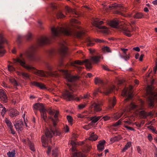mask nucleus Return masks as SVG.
<instances>
[{
    "label": "nucleus",
    "instance_id": "52",
    "mask_svg": "<svg viewBox=\"0 0 157 157\" xmlns=\"http://www.w3.org/2000/svg\"><path fill=\"white\" fill-rule=\"evenodd\" d=\"M149 129L151 130L152 131L155 132V133H157V131L156 130L155 128H154L152 126H149L147 127Z\"/></svg>",
    "mask_w": 157,
    "mask_h": 157
},
{
    "label": "nucleus",
    "instance_id": "43",
    "mask_svg": "<svg viewBox=\"0 0 157 157\" xmlns=\"http://www.w3.org/2000/svg\"><path fill=\"white\" fill-rule=\"evenodd\" d=\"M134 17L137 19L141 18L143 16V15L141 13H137L135 15H133Z\"/></svg>",
    "mask_w": 157,
    "mask_h": 157
},
{
    "label": "nucleus",
    "instance_id": "61",
    "mask_svg": "<svg viewBox=\"0 0 157 157\" xmlns=\"http://www.w3.org/2000/svg\"><path fill=\"white\" fill-rule=\"evenodd\" d=\"M137 151L138 153L141 155L142 154V152L141 151V149L140 146H138L137 147Z\"/></svg>",
    "mask_w": 157,
    "mask_h": 157
},
{
    "label": "nucleus",
    "instance_id": "62",
    "mask_svg": "<svg viewBox=\"0 0 157 157\" xmlns=\"http://www.w3.org/2000/svg\"><path fill=\"white\" fill-rule=\"evenodd\" d=\"M90 97V93H88L86 94L85 95L82 97L83 98H88Z\"/></svg>",
    "mask_w": 157,
    "mask_h": 157
},
{
    "label": "nucleus",
    "instance_id": "33",
    "mask_svg": "<svg viewBox=\"0 0 157 157\" xmlns=\"http://www.w3.org/2000/svg\"><path fill=\"white\" fill-rule=\"evenodd\" d=\"M84 144V141H82L81 142H76L75 141H71V144L72 145V150H73V148H75V147H74V146L76 145H82V144Z\"/></svg>",
    "mask_w": 157,
    "mask_h": 157
},
{
    "label": "nucleus",
    "instance_id": "40",
    "mask_svg": "<svg viewBox=\"0 0 157 157\" xmlns=\"http://www.w3.org/2000/svg\"><path fill=\"white\" fill-rule=\"evenodd\" d=\"M19 95L18 93L14 94L12 95V98H13V100H15V103L17 102V101H18Z\"/></svg>",
    "mask_w": 157,
    "mask_h": 157
},
{
    "label": "nucleus",
    "instance_id": "8",
    "mask_svg": "<svg viewBox=\"0 0 157 157\" xmlns=\"http://www.w3.org/2000/svg\"><path fill=\"white\" fill-rule=\"evenodd\" d=\"M103 23V22L102 21H100L98 19H94L93 22V24L98 29L102 30V32L105 33H107L108 29L105 26L102 25Z\"/></svg>",
    "mask_w": 157,
    "mask_h": 157
},
{
    "label": "nucleus",
    "instance_id": "57",
    "mask_svg": "<svg viewBox=\"0 0 157 157\" xmlns=\"http://www.w3.org/2000/svg\"><path fill=\"white\" fill-rule=\"evenodd\" d=\"M65 9L66 10L68 13L72 12L73 11L72 10L67 6H65Z\"/></svg>",
    "mask_w": 157,
    "mask_h": 157
},
{
    "label": "nucleus",
    "instance_id": "34",
    "mask_svg": "<svg viewBox=\"0 0 157 157\" xmlns=\"http://www.w3.org/2000/svg\"><path fill=\"white\" fill-rule=\"evenodd\" d=\"M109 6V7L110 8H120L121 9L123 7L122 6L119 5V4H118L116 3L113 4L111 6Z\"/></svg>",
    "mask_w": 157,
    "mask_h": 157
},
{
    "label": "nucleus",
    "instance_id": "58",
    "mask_svg": "<svg viewBox=\"0 0 157 157\" xmlns=\"http://www.w3.org/2000/svg\"><path fill=\"white\" fill-rule=\"evenodd\" d=\"M98 92L102 93V92L99 88L97 90H95L94 92L93 95L94 96H96L98 94Z\"/></svg>",
    "mask_w": 157,
    "mask_h": 157
},
{
    "label": "nucleus",
    "instance_id": "26",
    "mask_svg": "<svg viewBox=\"0 0 157 157\" xmlns=\"http://www.w3.org/2000/svg\"><path fill=\"white\" fill-rule=\"evenodd\" d=\"M67 85L70 90L72 92H74L76 90L77 88V86L75 85H71L70 83H67Z\"/></svg>",
    "mask_w": 157,
    "mask_h": 157
},
{
    "label": "nucleus",
    "instance_id": "7",
    "mask_svg": "<svg viewBox=\"0 0 157 157\" xmlns=\"http://www.w3.org/2000/svg\"><path fill=\"white\" fill-rule=\"evenodd\" d=\"M64 75V78L68 82H71L76 81L79 78V76L78 75H72L68 72V71L63 70H59Z\"/></svg>",
    "mask_w": 157,
    "mask_h": 157
},
{
    "label": "nucleus",
    "instance_id": "3",
    "mask_svg": "<svg viewBox=\"0 0 157 157\" xmlns=\"http://www.w3.org/2000/svg\"><path fill=\"white\" fill-rule=\"evenodd\" d=\"M59 114V112L58 111H56V113L54 115V119H53L51 117H49V119H51L53 123L54 127L53 128L51 126H49L48 128H46V131H45V134L48 138H51L53 137V135H56V136H60L61 135V133L60 130L58 129L55 128L56 124V121L58 120V115Z\"/></svg>",
    "mask_w": 157,
    "mask_h": 157
},
{
    "label": "nucleus",
    "instance_id": "32",
    "mask_svg": "<svg viewBox=\"0 0 157 157\" xmlns=\"http://www.w3.org/2000/svg\"><path fill=\"white\" fill-rule=\"evenodd\" d=\"M114 86H112L111 88H109L107 89L104 92L105 94L106 95H108L112 91H113L115 89Z\"/></svg>",
    "mask_w": 157,
    "mask_h": 157
},
{
    "label": "nucleus",
    "instance_id": "36",
    "mask_svg": "<svg viewBox=\"0 0 157 157\" xmlns=\"http://www.w3.org/2000/svg\"><path fill=\"white\" fill-rule=\"evenodd\" d=\"M0 111L1 112L2 115L4 116L6 112V109L2 104L0 105Z\"/></svg>",
    "mask_w": 157,
    "mask_h": 157
},
{
    "label": "nucleus",
    "instance_id": "2",
    "mask_svg": "<svg viewBox=\"0 0 157 157\" xmlns=\"http://www.w3.org/2000/svg\"><path fill=\"white\" fill-rule=\"evenodd\" d=\"M76 28L79 29V30H73L69 27H53L51 28L52 34V37L51 38L45 36L41 37L38 41V45L39 46H41L43 44L49 43L51 42V39H55L61 34L66 35H73L80 38L84 34L85 31L80 26H77Z\"/></svg>",
    "mask_w": 157,
    "mask_h": 157
},
{
    "label": "nucleus",
    "instance_id": "48",
    "mask_svg": "<svg viewBox=\"0 0 157 157\" xmlns=\"http://www.w3.org/2000/svg\"><path fill=\"white\" fill-rule=\"evenodd\" d=\"M29 145V146L30 148L31 151H35V149L33 143L31 142Z\"/></svg>",
    "mask_w": 157,
    "mask_h": 157
},
{
    "label": "nucleus",
    "instance_id": "5",
    "mask_svg": "<svg viewBox=\"0 0 157 157\" xmlns=\"http://www.w3.org/2000/svg\"><path fill=\"white\" fill-rule=\"evenodd\" d=\"M84 63H85V65L87 69H90L92 67V64L90 63L89 59H88L82 61L79 60H76L74 62H71V65L75 67L78 68V70H80L81 69V67L78 66L76 64L82 65Z\"/></svg>",
    "mask_w": 157,
    "mask_h": 157
},
{
    "label": "nucleus",
    "instance_id": "27",
    "mask_svg": "<svg viewBox=\"0 0 157 157\" xmlns=\"http://www.w3.org/2000/svg\"><path fill=\"white\" fill-rule=\"evenodd\" d=\"M73 154L72 157H80L81 155V153L78 152L75 148H73Z\"/></svg>",
    "mask_w": 157,
    "mask_h": 157
},
{
    "label": "nucleus",
    "instance_id": "29",
    "mask_svg": "<svg viewBox=\"0 0 157 157\" xmlns=\"http://www.w3.org/2000/svg\"><path fill=\"white\" fill-rule=\"evenodd\" d=\"M95 83L96 84H99L100 85H102L104 84V82L103 80L98 77H96L94 79Z\"/></svg>",
    "mask_w": 157,
    "mask_h": 157
},
{
    "label": "nucleus",
    "instance_id": "6",
    "mask_svg": "<svg viewBox=\"0 0 157 157\" xmlns=\"http://www.w3.org/2000/svg\"><path fill=\"white\" fill-rule=\"evenodd\" d=\"M141 109V108L138 106L137 105H135L132 102L129 105L127 106L126 107L125 109L123 112L121 113H116L114 117L115 119H117L119 118L124 113H126L128 112H130L131 110L132 109Z\"/></svg>",
    "mask_w": 157,
    "mask_h": 157
},
{
    "label": "nucleus",
    "instance_id": "18",
    "mask_svg": "<svg viewBox=\"0 0 157 157\" xmlns=\"http://www.w3.org/2000/svg\"><path fill=\"white\" fill-rule=\"evenodd\" d=\"M33 109L36 110H39L40 112L45 109L43 104L40 103L35 104L33 106Z\"/></svg>",
    "mask_w": 157,
    "mask_h": 157
},
{
    "label": "nucleus",
    "instance_id": "11",
    "mask_svg": "<svg viewBox=\"0 0 157 157\" xmlns=\"http://www.w3.org/2000/svg\"><path fill=\"white\" fill-rule=\"evenodd\" d=\"M7 43L6 40L4 37L3 35L0 34V56H2L5 52L3 44Z\"/></svg>",
    "mask_w": 157,
    "mask_h": 157
},
{
    "label": "nucleus",
    "instance_id": "51",
    "mask_svg": "<svg viewBox=\"0 0 157 157\" xmlns=\"http://www.w3.org/2000/svg\"><path fill=\"white\" fill-rule=\"evenodd\" d=\"M144 121H141L140 123H135V124L136 125L137 127L139 128L141 127L142 125H144Z\"/></svg>",
    "mask_w": 157,
    "mask_h": 157
},
{
    "label": "nucleus",
    "instance_id": "56",
    "mask_svg": "<svg viewBox=\"0 0 157 157\" xmlns=\"http://www.w3.org/2000/svg\"><path fill=\"white\" fill-rule=\"evenodd\" d=\"M124 122L125 123L124 125H127V124H130L132 123L131 120L130 119L128 120H125L124 121Z\"/></svg>",
    "mask_w": 157,
    "mask_h": 157
},
{
    "label": "nucleus",
    "instance_id": "12",
    "mask_svg": "<svg viewBox=\"0 0 157 157\" xmlns=\"http://www.w3.org/2000/svg\"><path fill=\"white\" fill-rule=\"evenodd\" d=\"M63 98L68 101H71L75 98V96L67 90H66L63 94Z\"/></svg>",
    "mask_w": 157,
    "mask_h": 157
},
{
    "label": "nucleus",
    "instance_id": "17",
    "mask_svg": "<svg viewBox=\"0 0 157 157\" xmlns=\"http://www.w3.org/2000/svg\"><path fill=\"white\" fill-rule=\"evenodd\" d=\"M14 126L16 130L18 132H20L23 130V122L21 120L18 121L14 124Z\"/></svg>",
    "mask_w": 157,
    "mask_h": 157
},
{
    "label": "nucleus",
    "instance_id": "19",
    "mask_svg": "<svg viewBox=\"0 0 157 157\" xmlns=\"http://www.w3.org/2000/svg\"><path fill=\"white\" fill-rule=\"evenodd\" d=\"M121 50L122 51L123 53L122 55H121V57L124 59L126 61L129 60L130 58L129 54H127L126 53V52L128 50V49L121 48Z\"/></svg>",
    "mask_w": 157,
    "mask_h": 157
},
{
    "label": "nucleus",
    "instance_id": "24",
    "mask_svg": "<svg viewBox=\"0 0 157 157\" xmlns=\"http://www.w3.org/2000/svg\"><path fill=\"white\" fill-rule=\"evenodd\" d=\"M116 103V99L114 97L113 98L109 100V108L111 109L113 108Z\"/></svg>",
    "mask_w": 157,
    "mask_h": 157
},
{
    "label": "nucleus",
    "instance_id": "1",
    "mask_svg": "<svg viewBox=\"0 0 157 157\" xmlns=\"http://www.w3.org/2000/svg\"><path fill=\"white\" fill-rule=\"evenodd\" d=\"M37 46L36 45H33L30 47L29 49L26 51L23 54H20L19 57L17 59H14L13 60L14 63H18L27 69L29 71H30L33 73L41 77H46L47 75L53 76H57L59 75V74L57 72H55L53 68L49 65H47V67L49 71H44L43 70H38L36 69L35 67L31 66L26 65L25 60L23 56L27 57L29 59L31 60H34L35 59V53L36 49Z\"/></svg>",
    "mask_w": 157,
    "mask_h": 157
},
{
    "label": "nucleus",
    "instance_id": "22",
    "mask_svg": "<svg viewBox=\"0 0 157 157\" xmlns=\"http://www.w3.org/2000/svg\"><path fill=\"white\" fill-rule=\"evenodd\" d=\"M105 143V140L99 141V144L97 145V148L99 151H102L104 149V145Z\"/></svg>",
    "mask_w": 157,
    "mask_h": 157
},
{
    "label": "nucleus",
    "instance_id": "41",
    "mask_svg": "<svg viewBox=\"0 0 157 157\" xmlns=\"http://www.w3.org/2000/svg\"><path fill=\"white\" fill-rule=\"evenodd\" d=\"M32 34L30 32H29L25 36V38L28 40H31L32 38Z\"/></svg>",
    "mask_w": 157,
    "mask_h": 157
},
{
    "label": "nucleus",
    "instance_id": "21",
    "mask_svg": "<svg viewBox=\"0 0 157 157\" xmlns=\"http://www.w3.org/2000/svg\"><path fill=\"white\" fill-rule=\"evenodd\" d=\"M31 84L33 86H36L41 89L46 88L44 84L40 82L33 81L31 82Z\"/></svg>",
    "mask_w": 157,
    "mask_h": 157
},
{
    "label": "nucleus",
    "instance_id": "31",
    "mask_svg": "<svg viewBox=\"0 0 157 157\" xmlns=\"http://www.w3.org/2000/svg\"><path fill=\"white\" fill-rule=\"evenodd\" d=\"M98 139V136L94 134V133H92L90 137L88 138V139L90 140L95 141L96 140Z\"/></svg>",
    "mask_w": 157,
    "mask_h": 157
},
{
    "label": "nucleus",
    "instance_id": "25",
    "mask_svg": "<svg viewBox=\"0 0 157 157\" xmlns=\"http://www.w3.org/2000/svg\"><path fill=\"white\" fill-rule=\"evenodd\" d=\"M18 114V112L15 109H11L10 110L9 115L11 117L16 116Z\"/></svg>",
    "mask_w": 157,
    "mask_h": 157
},
{
    "label": "nucleus",
    "instance_id": "30",
    "mask_svg": "<svg viewBox=\"0 0 157 157\" xmlns=\"http://www.w3.org/2000/svg\"><path fill=\"white\" fill-rule=\"evenodd\" d=\"M41 117L45 121H46L47 117L46 110L45 109L40 112Z\"/></svg>",
    "mask_w": 157,
    "mask_h": 157
},
{
    "label": "nucleus",
    "instance_id": "55",
    "mask_svg": "<svg viewBox=\"0 0 157 157\" xmlns=\"http://www.w3.org/2000/svg\"><path fill=\"white\" fill-rule=\"evenodd\" d=\"M121 124V120H119L117 122H116L114 124H113V126L114 127H117L118 126L120 125Z\"/></svg>",
    "mask_w": 157,
    "mask_h": 157
},
{
    "label": "nucleus",
    "instance_id": "10",
    "mask_svg": "<svg viewBox=\"0 0 157 157\" xmlns=\"http://www.w3.org/2000/svg\"><path fill=\"white\" fill-rule=\"evenodd\" d=\"M66 45V43L64 41H62L59 43V53L62 57L67 54V48Z\"/></svg>",
    "mask_w": 157,
    "mask_h": 157
},
{
    "label": "nucleus",
    "instance_id": "42",
    "mask_svg": "<svg viewBox=\"0 0 157 157\" xmlns=\"http://www.w3.org/2000/svg\"><path fill=\"white\" fill-rule=\"evenodd\" d=\"M140 114L144 118H146L147 116V113L144 110L141 111Z\"/></svg>",
    "mask_w": 157,
    "mask_h": 157
},
{
    "label": "nucleus",
    "instance_id": "59",
    "mask_svg": "<svg viewBox=\"0 0 157 157\" xmlns=\"http://www.w3.org/2000/svg\"><path fill=\"white\" fill-rule=\"evenodd\" d=\"M86 106V104H81L78 105V108L81 109L84 108Z\"/></svg>",
    "mask_w": 157,
    "mask_h": 157
},
{
    "label": "nucleus",
    "instance_id": "35",
    "mask_svg": "<svg viewBox=\"0 0 157 157\" xmlns=\"http://www.w3.org/2000/svg\"><path fill=\"white\" fill-rule=\"evenodd\" d=\"M41 141L42 143V145L44 147H46L47 145L48 141L45 137L44 136L41 137Z\"/></svg>",
    "mask_w": 157,
    "mask_h": 157
},
{
    "label": "nucleus",
    "instance_id": "9",
    "mask_svg": "<svg viewBox=\"0 0 157 157\" xmlns=\"http://www.w3.org/2000/svg\"><path fill=\"white\" fill-rule=\"evenodd\" d=\"M132 86H130L128 88H125L123 90L122 93V95L123 96H126L127 98L124 101H128L129 99H132L133 97Z\"/></svg>",
    "mask_w": 157,
    "mask_h": 157
},
{
    "label": "nucleus",
    "instance_id": "37",
    "mask_svg": "<svg viewBox=\"0 0 157 157\" xmlns=\"http://www.w3.org/2000/svg\"><path fill=\"white\" fill-rule=\"evenodd\" d=\"M122 137L121 136H118L112 138L110 139V141L113 142L119 140L121 139Z\"/></svg>",
    "mask_w": 157,
    "mask_h": 157
},
{
    "label": "nucleus",
    "instance_id": "23",
    "mask_svg": "<svg viewBox=\"0 0 157 157\" xmlns=\"http://www.w3.org/2000/svg\"><path fill=\"white\" fill-rule=\"evenodd\" d=\"M16 73L18 75L22 76L25 79H28L29 78V75L27 73L19 71H17Z\"/></svg>",
    "mask_w": 157,
    "mask_h": 157
},
{
    "label": "nucleus",
    "instance_id": "60",
    "mask_svg": "<svg viewBox=\"0 0 157 157\" xmlns=\"http://www.w3.org/2000/svg\"><path fill=\"white\" fill-rule=\"evenodd\" d=\"M124 127L128 130H131L133 131H135V130L133 128L131 127L128 126L127 125H124Z\"/></svg>",
    "mask_w": 157,
    "mask_h": 157
},
{
    "label": "nucleus",
    "instance_id": "20",
    "mask_svg": "<svg viewBox=\"0 0 157 157\" xmlns=\"http://www.w3.org/2000/svg\"><path fill=\"white\" fill-rule=\"evenodd\" d=\"M0 98L5 103L6 102L8 101L6 95L4 91L2 89H0Z\"/></svg>",
    "mask_w": 157,
    "mask_h": 157
},
{
    "label": "nucleus",
    "instance_id": "4",
    "mask_svg": "<svg viewBox=\"0 0 157 157\" xmlns=\"http://www.w3.org/2000/svg\"><path fill=\"white\" fill-rule=\"evenodd\" d=\"M110 25L114 28H117L119 29L120 31H122L127 36L130 37L131 36L130 33L131 31L124 26L119 27V25H121L120 21L117 20H114L111 21L109 23Z\"/></svg>",
    "mask_w": 157,
    "mask_h": 157
},
{
    "label": "nucleus",
    "instance_id": "16",
    "mask_svg": "<svg viewBox=\"0 0 157 157\" xmlns=\"http://www.w3.org/2000/svg\"><path fill=\"white\" fill-rule=\"evenodd\" d=\"M102 103L101 101H97V102H95L93 103L92 106L94 108V109L96 111H100L101 110V108L102 105Z\"/></svg>",
    "mask_w": 157,
    "mask_h": 157
},
{
    "label": "nucleus",
    "instance_id": "13",
    "mask_svg": "<svg viewBox=\"0 0 157 157\" xmlns=\"http://www.w3.org/2000/svg\"><path fill=\"white\" fill-rule=\"evenodd\" d=\"M86 40L87 42V45L89 46H93L94 44V42L101 43L104 41L102 40L98 39H95L90 37H87L86 39Z\"/></svg>",
    "mask_w": 157,
    "mask_h": 157
},
{
    "label": "nucleus",
    "instance_id": "49",
    "mask_svg": "<svg viewBox=\"0 0 157 157\" xmlns=\"http://www.w3.org/2000/svg\"><path fill=\"white\" fill-rule=\"evenodd\" d=\"M90 120L92 121V122L94 123H96L98 121L96 116L91 117L90 118Z\"/></svg>",
    "mask_w": 157,
    "mask_h": 157
},
{
    "label": "nucleus",
    "instance_id": "15",
    "mask_svg": "<svg viewBox=\"0 0 157 157\" xmlns=\"http://www.w3.org/2000/svg\"><path fill=\"white\" fill-rule=\"evenodd\" d=\"M4 122L6 124L8 128L10 130L11 133L13 134H15V132L13 129L12 124L10 120L6 118L4 120Z\"/></svg>",
    "mask_w": 157,
    "mask_h": 157
},
{
    "label": "nucleus",
    "instance_id": "63",
    "mask_svg": "<svg viewBox=\"0 0 157 157\" xmlns=\"http://www.w3.org/2000/svg\"><path fill=\"white\" fill-rule=\"evenodd\" d=\"M102 118L104 119V121H107L108 120H109L110 119V117L108 116H105L104 117Z\"/></svg>",
    "mask_w": 157,
    "mask_h": 157
},
{
    "label": "nucleus",
    "instance_id": "54",
    "mask_svg": "<svg viewBox=\"0 0 157 157\" xmlns=\"http://www.w3.org/2000/svg\"><path fill=\"white\" fill-rule=\"evenodd\" d=\"M8 69L10 71H13L15 70V68L13 66L11 65H8Z\"/></svg>",
    "mask_w": 157,
    "mask_h": 157
},
{
    "label": "nucleus",
    "instance_id": "53",
    "mask_svg": "<svg viewBox=\"0 0 157 157\" xmlns=\"http://www.w3.org/2000/svg\"><path fill=\"white\" fill-rule=\"evenodd\" d=\"M67 118L68 122L71 124H72L73 121V119L72 117L68 115L67 116Z\"/></svg>",
    "mask_w": 157,
    "mask_h": 157
},
{
    "label": "nucleus",
    "instance_id": "45",
    "mask_svg": "<svg viewBox=\"0 0 157 157\" xmlns=\"http://www.w3.org/2000/svg\"><path fill=\"white\" fill-rule=\"evenodd\" d=\"M58 150L57 148L53 149L52 151V155L53 157H57L58 156Z\"/></svg>",
    "mask_w": 157,
    "mask_h": 157
},
{
    "label": "nucleus",
    "instance_id": "47",
    "mask_svg": "<svg viewBox=\"0 0 157 157\" xmlns=\"http://www.w3.org/2000/svg\"><path fill=\"white\" fill-rule=\"evenodd\" d=\"M102 50L105 52H111V50L110 48L107 46H105L102 48Z\"/></svg>",
    "mask_w": 157,
    "mask_h": 157
},
{
    "label": "nucleus",
    "instance_id": "44",
    "mask_svg": "<svg viewBox=\"0 0 157 157\" xmlns=\"http://www.w3.org/2000/svg\"><path fill=\"white\" fill-rule=\"evenodd\" d=\"M58 18H62L65 17V16L60 11L58 12L56 14Z\"/></svg>",
    "mask_w": 157,
    "mask_h": 157
},
{
    "label": "nucleus",
    "instance_id": "50",
    "mask_svg": "<svg viewBox=\"0 0 157 157\" xmlns=\"http://www.w3.org/2000/svg\"><path fill=\"white\" fill-rule=\"evenodd\" d=\"M22 141L26 145H29L31 142L29 140H26L25 139H23Z\"/></svg>",
    "mask_w": 157,
    "mask_h": 157
},
{
    "label": "nucleus",
    "instance_id": "14",
    "mask_svg": "<svg viewBox=\"0 0 157 157\" xmlns=\"http://www.w3.org/2000/svg\"><path fill=\"white\" fill-rule=\"evenodd\" d=\"M103 59V58L101 56H95L91 57L90 60H89L90 62L91 61L93 63L97 64L100 62L101 59Z\"/></svg>",
    "mask_w": 157,
    "mask_h": 157
},
{
    "label": "nucleus",
    "instance_id": "39",
    "mask_svg": "<svg viewBox=\"0 0 157 157\" xmlns=\"http://www.w3.org/2000/svg\"><path fill=\"white\" fill-rule=\"evenodd\" d=\"M8 157H15V151L13 150L11 151H9L7 153Z\"/></svg>",
    "mask_w": 157,
    "mask_h": 157
},
{
    "label": "nucleus",
    "instance_id": "38",
    "mask_svg": "<svg viewBox=\"0 0 157 157\" xmlns=\"http://www.w3.org/2000/svg\"><path fill=\"white\" fill-rule=\"evenodd\" d=\"M131 145V143L130 142H128L125 145L124 148L122 149V152L125 151L128 148L130 147Z\"/></svg>",
    "mask_w": 157,
    "mask_h": 157
},
{
    "label": "nucleus",
    "instance_id": "64",
    "mask_svg": "<svg viewBox=\"0 0 157 157\" xmlns=\"http://www.w3.org/2000/svg\"><path fill=\"white\" fill-rule=\"evenodd\" d=\"M155 66L154 68L153 69V71L155 73L156 71L157 70V60L155 62Z\"/></svg>",
    "mask_w": 157,
    "mask_h": 157
},
{
    "label": "nucleus",
    "instance_id": "28",
    "mask_svg": "<svg viewBox=\"0 0 157 157\" xmlns=\"http://www.w3.org/2000/svg\"><path fill=\"white\" fill-rule=\"evenodd\" d=\"M8 79L10 82L13 84L14 86H18V83L14 78L11 77H8Z\"/></svg>",
    "mask_w": 157,
    "mask_h": 157
},
{
    "label": "nucleus",
    "instance_id": "46",
    "mask_svg": "<svg viewBox=\"0 0 157 157\" xmlns=\"http://www.w3.org/2000/svg\"><path fill=\"white\" fill-rule=\"evenodd\" d=\"M92 125V124L91 123H90L87 125L83 126V128L87 130L91 128Z\"/></svg>",
    "mask_w": 157,
    "mask_h": 157
}]
</instances>
